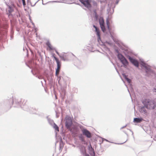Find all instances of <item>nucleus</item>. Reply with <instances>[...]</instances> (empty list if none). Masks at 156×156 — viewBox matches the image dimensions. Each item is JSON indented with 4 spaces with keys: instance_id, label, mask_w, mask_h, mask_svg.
<instances>
[{
    "instance_id": "9b49d317",
    "label": "nucleus",
    "mask_w": 156,
    "mask_h": 156,
    "mask_svg": "<svg viewBox=\"0 0 156 156\" xmlns=\"http://www.w3.org/2000/svg\"><path fill=\"white\" fill-rule=\"evenodd\" d=\"M60 57L64 61L67 59V55L66 54H64L62 55H60Z\"/></svg>"
},
{
    "instance_id": "412c9836",
    "label": "nucleus",
    "mask_w": 156,
    "mask_h": 156,
    "mask_svg": "<svg viewBox=\"0 0 156 156\" xmlns=\"http://www.w3.org/2000/svg\"><path fill=\"white\" fill-rule=\"evenodd\" d=\"M148 71V72H149V71H151V70H150L149 69H147V71H146V72H147V71Z\"/></svg>"
},
{
    "instance_id": "dca6fc26",
    "label": "nucleus",
    "mask_w": 156,
    "mask_h": 156,
    "mask_svg": "<svg viewBox=\"0 0 156 156\" xmlns=\"http://www.w3.org/2000/svg\"><path fill=\"white\" fill-rule=\"evenodd\" d=\"M107 26H108V29L109 30V32H110V31L111 30V29L109 27V22L108 20L107 21Z\"/></svg>"
},
{
    "instance_id": "2eb2a0df",
    "label": "nucleus",
    "mask_w": 156,
    "mask_h": 156,
    "mask_svg": "<svg viewBox=\"0 0 156 156\" xmlns=\"http://www.w3.org/2000/svg\"><path fill=\"white\" fill-rule=\"evenodd\" d=\"M54 128L57 131H59V128L58 126L55 124H54Z\"/></svg>"
},
{
    "instance_id": "6e6552de",
    "label": "nucleus",
    "mask_w": 156,
    "mask_h": 156,
    "mask_svg": "<svg viewBox=\"0 0 156 156\" xmlns=\"http://www.w3.org/2000/svg\"><path fill=\"white\" fill-rule=\"evenodd\" d=\"M99 23L102 30L104 32L105 31V29L104 26V20L102 19L99 20Z\"/></svg>"
},
{
    "instance_id": "f3484780",
    "label": "nucleus",
    "mask_w": 156,
    "mask_h": 156,
    "mask_svg": "<svg viewBox=\"0 0 156 156\" xmlns=\"http://www.w3.org/2000/svg\"><path fill=\"white\" fill-rule=\"evenodd\" d=\"M125 79H126V80L127 81V82L129 83H130V82H131V80L130 79H129L126 76V75H125Z\"/></svg>"
},
{
    "instance_id": "f03ea898",
    "label": "nucleus",
    "mask_w": 156,
    "mask_h": 156,
    "mask_svg": "<svg viewBox=\"0 0 156 156\" xmlns=\"http://www.w3.org/2000/svg\"><path fill=\"white\" fill-rule=\"evenodd\" d=\"M79 1L86 7L88 9H90L91 8V5L90 4V0H79Z\"/></svg>"
},
{
    "instance_id": "7ed1b4c3",
    "label": "nucleus",
    "mask_w": 156,
    "mask_h": 156,
    "mask_svg": "<svg viewBox=\"0 0 156 156\" xmlns=\"http://www.w3.org/2000/svg\"><path fill=\"white\" fill-rule=\"evenodd\" d=\"M54 57L55 60L56 61L57 64V67L56 70L55 75L56 76H58L59 73L61 65L60 62L59 61L58 59L57 58H56L55 56H54Z\"/></svg>"
},
{
    "instance_id": "f8f14e48",
    "label": "nucleus",
    "mask_w": 156,
    "mask_h": 156,
    "mask_svg": "<svg viewBox=\"0 0 156 156\" xmlns=\"http://www.w3.org/2000/svg\"><path fill=\"white\" fill-rule=\"evenodd\" d=\"M143 120L142 118H135L134 119L133 121L135 122L139 123L141 122Z\"/></svg>"
},
{
    "instance_id": "39448f33",
    "label": "nucleus",
    "mask_w": 156,
    "mask_h": 156,
    "mask_svg": "<svg viewBox=\"0 0 156 156\" xmlns=\"http://www.w3.org/2000/svg\"><path fill=\"white\" fill-rule=\"evenodd\" d=\"M46 45L48 46V48L47 50L49 51H55L56 53L58 55V53L55 50V48L51 45V43L49 41H47L46 43Z\"/></svg>"
},
{
    "instance_id": "ddd939ff",
    "label": "nucleus",
    "mask_w": 156,
    "mask_h": 156,
    "mask_svg": "<svg viewBox=\"0 0 156 156\" xmlns=\"http://www.w3.org/2000/svg\"><path fill=\"white\" fill-rule=\"evenodd\" d=\"M118 58L121 61L125 58L121 54H119L118 55Z\"/></svg>"
},
{
    "instance_id": "a211bd4d",
    "label": "nucleus",
    "mask_w": 156,
    "mask_h": 156,
    "mask_svg": "<svg viewBox=\"0 0 156 156\" xmlns=\"http://www.w3.org/2000/svg\"><path fill=\"white\" fill-rule=\"evenodd\" d=\"M23 4L24 6L26 5V2L25 0H22Z\"/></svg>"
},
{
    "instance_id": "20e7f679",
    "label": "nucleus",
    "mask_w": 156,
    "mask_h": 156,
    "mask_svg": "<svg viewBox=\"0 0 156 156\" xmlns=\"http://www.w3.org/2000/svg\"><path fill=\"white\" fill-rule=\"evenodd\" d=\"M66 126L67 129H69L72 124V120L70 117H66Z\"/></svg>"
},
{
    "instance_id": "9d476101",
    "label": "nucleus",
    "mask_w": 156,
    "mask_h": 156,
    "mask_svg": "<svg viewBox=\"0 0 156 156\" xmlns=\"http://www.w3.org/2000/svg\"><path fill=\"white\" fill-rule=\"evenodd\" d=\"M121 62L125 67H127V66L128 65V62L125 58L122 59L121 61Z\"/></svg>"
},
{
    "instance_id": "4be33fe9",
    "label": "nucleus",
    "mask_w": 156,
    "mask_h": 156,
    "mask_svg": "<svg viewBox=\"0 0 156 156\" xmlns=\"http://www.w3.org/2000/svg\"><path fill=\"white\" fill-rule=\"evenodd\" d=\"M126 126H124V127H122V128H121V129H122V128H124L125 127H126Z\"/></svg>"
},
{
    "instance_id": "423d86ee",
    "label": "nucleus",
    "mask_w": 156,
    "mask_h": 156,
    "mask_svg": "<svg viewBox=\"0 0 156 156\" xmlns=\"http://www.w3.org/2000/svg\"><path fill=\"white\" fill-rule=\"evenodd\" d=\"M83 134V135L85 136L87 138H90L91 136V133L87 130L86 129H83L82 130Z\"/></svg>"
},
{
    "instance_id": "4468645a",
    "label": "nucleus",
    "mask_w": 156,
    "mask_h": 156,
    "mask_svg": "<svg viewBox=\"0 0 156 156\" xmlns=\"http://www.w3.org/2000/svg\"><path fill=\"white\" fill-rule=\"evenodd\" d=\"M140 112L144 113H147L146 110L144 107H143L141 108Z\"/></svg>"
},
{
    "instance_id": "1a4fd4ad",
    "label": "nucleus",
    "mask_w": 156,
    "mask_h": 156,
    "mask_svg": "<svg viewBox=\"0 0 156 156\" xmlns=\"http://www.w3.org/2000/svg\"><path fill=\"white\" fill-rule=\"evenodd\" d=\"M93 27L95 28V32L96 33V34L98 37V41H99V40H101L100 34L99 30L94 25H93Z\"/></svg>"
},
{
    "instance_id": "aec40b11",
    "label": "nucleus",
    "mask_w": 156,
    "mask_h": 156,
    "mask_svg": "<svg viewBox=\"0 0 156 156\" xmlns=\"http://www.w3.org/2000/svg\"><path fill=\"white\" fill-rule=\"evenodd\" d=\"M94 5L95 6H97V3L96 2H95L94 3Z\"/></svg>"
},
{
    "instance_id": "0eeeda50",
    "label": "nucleus",
    "mask_w": 156,
    "mask_h": 156,
    "mask_svg": "<svg viewBox=\"0 0 156 156\" xmlns=\"http://www.w3.org/2000/svg\"><path fill=\"white\" fill-rule=\"evenodd\" d=\"M128 58L130 61L134 65L138 67L139 66V63L137 61L134 59L130 57V56H128Z\"/></svg>"
},
{
    "instance_id": "6ab92c4d",
    "label": "nucleus",
    "mask_w": 156,
    "mask_h": 156,
    "mask_svg": "<svg viewBox=\"0 0 156 156\" xmlns=\"http://www.w3.org/2000/svg\"><path fill=\"white\" fill-rule=\"evenodd\" d=\"M119 0H116V4H118Z\"/></svg>"
},
{
    "instance_id": "f257e3e1",
    "label": "nucleus",
    "mask_w": 156,
    "mask_h": 156,
    "mask_svg": "<svg viewBox=\"0 0 156 156\" xmlns=\"http://www.w3.org/2000/svg\"><path fill=\"white\" fill-rule=\"evenodd\" d=\"M143 103L144 106L149 109H153L156 107V104L154 102L149 99H145L143 101Z\"/></svg>"
}]
</instances>
